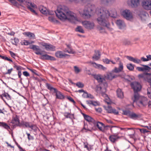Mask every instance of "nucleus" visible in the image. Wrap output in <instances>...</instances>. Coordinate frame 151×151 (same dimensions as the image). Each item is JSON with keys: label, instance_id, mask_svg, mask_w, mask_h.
<instances>
[{"label": "nucleus", "instance_id": "obj_1", "mask_svg": "<svg viewBox=\"0 0 151 151\" xmlns=\"http://www.w3.org/2000/svg\"><path fill=\"white\" fill-rule=\"evenodd\" d=\"M47 13L50 15H52L55 13L57 17L62 21L68 20L71 22L74 23L78 21L76 14L65 6H59L56 11L48 10Z\"/></svg>", "mask_w": 151, "mask_h": 151}, {"label": "nucleus", "instance_id": "obj_2", "mask_svg": "<svg viewBox=\"0 0 151 151\" xmlns=\"http://www.w3.org/2000/svg\"><path fill=\"white\" fill-rule=\"evenodd\" d=\"M110 11V12L104 7H99L96 9V12L98 16L97 20L100 25L105 26L108 28L110 24L108 21L107 18L109 16L113 18L117 17V14L115 9L111 8Z\"/></svg>", "mask_w": 151, "mask_h": 151}, {"label": "nucleus", "instance_id": "obj_3", "mask_svg": "<svg viewBox=\"0 0 151 151\" xmlns=\"http://www.w3.org/2000/svg\"><path fill=\"white\" fill-rule=\"evenodd\" d=\"M94 78L100 83L101 86L98 88L102 96L104 97H107V95L105 93L106 91V88L107 86V84L106 83H104L105 79L100 74L95 75L94 76Z\"/></svg>", "mask_w": 151, "mask_h": 151}, {"label": "nucleus", "instance_id": "obj_4", "mask_svg": "<svg viewBox=\"0 0 151 151\" xmlns=\"http://www.w3.org/2000/svg\"><path fill=\"white\" fill-rule=\"evenodd\" d=\"M86 4V7L88 9L84 10L83 12H80V14L84 19H88L91 17V14L95 12V6L94 4L90 3Z\"/></svg>", "mask_w": 151, "mask_h": 151}, {"label": "nucleus", "instance_id": "obj_5", "mask_svg": "<svg viewBox=\"0 0 151 151\" xmlns=\"http://www.w3.org/2000/svg\"><path fill=\"white\" fill-rule=\"evenodd\" d=\"M134 102H136L139 107L145 106L148 103L147 98L144 96H140L138 93H136L134 96Z\"/></svg>", "mask_w": 151, "mask_h": 151}, {"label": "nucleus", "instance_id": "obj_6", "mask_svg": "<svg viewBox=\"0 0 151 151\" xmlns=\"http://www.w3.org/2000/svg\"><path fill=\"white\" fill-rule=\"evenodd\" d=\"M46 87L50 91L56 93V98L58 99H63L65 98V96L60 91H58L57 89L53 88L50 84L46 83Z\"/></svg>", "mask_w": 151, "mask_h": 151}, {"label": "nucleus", "instance_id": "obj_7", "mask_svg": "<svg viewBox=\"0 0 151 151\" xmlns=\"http://www.w3.org/2000/svg\"><path fill=\"white\" fill-rule=\"evenodd\" d=\"M22 124L23 125V126L25 128H30L31 130L30 131H33L36 132L39 130V128L37 125L32 124L31 122H22Z\"/></svg>", "mask_w": 151, "mask_h": 151}, {"label": "nucleus", "instance_id": "obj_8", "mask_svg": "<svg viewBox=\"0 0 151 151\" xmlns=\"http://www.w3.org/2000/svg\"><path fill=\"white\" fill-rule=\"evenodd\" d=\"M24 122V121H22L21 123H20L19 119L18 116L16 115L15 116H13L11 123L14 124L13 125V127H15L16 126L19 127L23 126V125L22 124V122Z\"/></svg>", "mask_w": 151, "mask_h": 151}, {"label": "nucleus", "instance_id": "obj_9", "mask_svg": "<svg viewBox=\"0 0 151 151\" xmlns=\"http://www.w3.org/2000/svg\"><path fill=\"white\" fill-rule=\"evenodd\" d=\"M131 86L134 91V95L136 93H137V92L140 91L141 88V86L140 84L137 82L131 83Z\"/></svg>", "mask_w": 151, "mask_h": 151}, {"label": "nucleus", "instance_id": "obj_10", "mask_svg": "<svg viewBox=\"0 0 151 151\" xmlns=\"http://www.w3.org/2000/svg\"><path fill=\"white\" fill-rule=\"evenodd\" d=\"M122 15L124 18L128 20H131L133 18L132 13L129 10L126 9L123 11Z\"/></svg>", "mask_w": 151, "mask_h": 151}, {"label": "nucleus", "instance_id": "obj_11", "mask_svg": "<svg viewBox=\"0 0 151 151\" xmlns=\"http://www.w3.org/2000/svg\"><path fill=\"white\" fill-rule=\"evenodd\" d=\"M128 5L132 8H136L140 4V0H129L127 1Z\"/></svg>", "mask_w": 151, "mask_h": 151}, {"label": "nucleus", "instance_id": "obj_12", "mask_svg": "<svg viewBox=\"0 0 151 151\" xmlns=\"http://www.w3.org/2000/svg\"><path fill=\"white\" fill-rule=\"evenodd\" d=\"M142 7L146 10H151V0H145L142 3Z\"/></svg>", "mask_w": 151, "mask_h": 151}, {"label": "nucleus", "instance_id": "obj_13", "mask_svg": "<svg viewBox=\"0 0 151 151\" xmlns=\"http://www.w3.org/2000/svg\"><path fill=\"white\" fill-rule=\"evenodd\" d=\"M83 26L88 29H91L93 28L94 24L93 23L90 21H85L82 22Z\"/></svg>", "mask_w": 151, "mask_h": 151}, {"label": "nucleus", "instance_id": "obj_14", "mask_svg": "<svg viewBox=\"0 0 151 151\" xmlns=\"http://www.w3.org/2000/svg\"><path fill=\"white\" fill-rule=\"evenodd\" d=\"M29 48L35 51V53L36 55H42V51L39 46L35 45H30Z\"/></svg>", "mask_w": 151, "mask_h": 151}, {"label": "nucleus", "instance_id": "obj_15", "mask_svg": "<svg viewBox=\"0 0 151 151\" xmlns=\"http://www.w3.org/2000/svg\"><path fill=\"white\" fill-rule=\"evenodd\" d=\"M24 4L27 5L28 8L29 9L31 12L34 13L35 15H37V13L33 9L36 7V6L34 4L31 2H29L26 1L25 2Z\"/></svg>", "mask_w": 151, "mask_h": 151}, {"label": "nucleus", "instance_id": "obj_16", "mask_svg": "<svg viewBox=\"0 0 151 151\" xmlns=\"http://www.w3.org/2000/svg\"><path fill=\"white\" fill-rule=\"evenodd\" d=\"M83 115L84 119L88 122L90 124H93V125H95L96 124V121H95L91 117L84 114H83Z\"/></svg>", "mask_w": 151, "mask_h": 151}, {"label": "nucleus", "instance_id": "obj_17", "mask_svg": "<svg viewBox=\"0 0 151 151\" xmlns=\"http://www.w3.org/2000/svg\"><path fill=\"white\" fill-rule=\"evenodd\" d=\"M96 125L99 129L103 132L105 131V129L106 127H109L108 126H105L103 123L99 122H96V124L94 125L95 126Z\"/></svg>", "mask_w": 151, "mask_h": 151}, {"label": "nucleus", "instance_id": "obj_18", "mask_svg": "<svg viewBox=\"0 0 151 151\" xmlns=\"http://www.w3.org/2000/svg\"><path fill=\"white\" fill-rule=\"evenodd\" d=\"M119 67H115L112 70V72L114 73H119L122 71L123 69V64L119 61Z\"/></svg>", "mask_w": 151, "mask_h": 151}, {"label": "nucleus", "instance_id": "obj_19", "mask_svg": "<svg viewBox=\"0 0 151 151\" xmlns=\"http://www.w3.org/2000/svg\"><path fill=\"white\" fill-rule=\"evenodd\" d=\"M137 14L142 20H145L146 17L148 15L147 13L143 10H141L137 12Z\"/></svg>", "mask_w": 151, "mask_h": 151}, {"label": "nucleus", "instance_id": "obj_20", "mask_svg": "<svg viewBox=\"0 0 151 151\" xmlns=\"http://www.w3.org/2000/svg\"><path fill=\"white\" fill-rule=\"evenodd\" d=\"M105 109L109 113L113 114H114L117 115L119 113V112L115 109H113L111 106H108L105 107Z\"/></svg>", "mask_w": 151, "mask_h": 151}, {"label": "nucleus", "instance_id": "obj_21", "mask_svg": "<svg viewBox=\"0 0 151 151\" xmlns=\"http://www.w3.org/2000/svg\"><path fill=\"white\" fill-rule=\"evenodd\" d=\"M120 76L119 75H116L114 72H112V71L111 72L108 73L107 76L105 77V78L108 79L112 80L113 78H117L118 77Z\"/></svg>", "mask_w": 151, "mask_h": 151}, {"label": "nucleus", "instance_id": "obj_22", "mask_svg": "<svg viewBox=\"0 0 151 151\" xmlns=\"http://www.w3.org/2000/svg\"><path fill=\"white\" fill-rule=\"evenodd\" d=\"M41 45L45 47L47 50H53L55 48V47L51 45L48 44L46 43L42 42Z\"/></svg>", "mask_w": 151, "mask_h": 151}, {"label": "nucleus", "instance_id": "obj_23", "mask_svg": "<svg viewBox=\"0 0 151 151\" xmlns=\"http://www.w3.org/2000/svg\"><path fill=\"white\" fill-rule=\"evenodd\" d=\"M116 24L118 27L121 29H124L126 27L124 22L121 20H117L116 22Z\"/></svg>", "mask_w": 151, "mask_h": 151}, {"label": "nucleus", "instance_id": "obj_24", "mask_svg": "<svg viewBox=\"0 0 151 151\" xmlns=\"http://www.w3.org/2000/svg\"><path fill=\"white\" fill-rule=\"evenodd\" d=\"M119 135L115 134H113L111 135L109 137V139L110 141L112 143H114L117 140L120 138V137Z\"/></svg>", "mask_w": 151, "mask_h": 151}, {"label": "nucleus", "instance_id": "obj_25", "mask_svg": "<svg viewBox=\"0 0 151 151\" xmlns=\"http://www.w3.org/2000/svg\"><path fill=\"white\" fill-rule=\"evenodd\" d=\"M119 129V127L114 126L111 127L110 130L111 132L113 134L117 135V134H118V135H119L120 134H122L121 133L118 132Z\"/></svg>", "mask_w": 151, "mask_h": 151}, {"label": "nucleus", "instance_id": "obj_26", "mask_svg": "<svg viewBox=\"0 0 151 151\" xmlns=\"http://www.w3.org/2000/svg\"><path fill=\"white\" fill-rule=\"evenodd\" d=\"M55 55L57 57L61 58H63L69 55H68L66 54L63 52L62 51H58L56 52Z\"/></svg>", "mask_w": 151, "mask_h": 151}, {"label": "nucleus", "instance_id": "obj_27", "mask_svg": "<svg viewBox=\"0 0 151 151\" xmlns=\"http://www.w3.org/2000/svg\"><path fill=\"white\" fill-rule=\"evenodd\" d=\"M92 64L93 65V66L96 68L104 71H105L106 70V68L104 66L102 65L97 64L96 63L94 62L92 63Z\"/></svg>", "mask_w": 151, "mask_h": 151}, {"label": "nucleus", "instance_id": "obj_28", "mask_svg": "<svg viewBox=\"0 0 151 151\" xmlns=\"http://www.w3.org/2000/svg\"><path fill=\"white\" fill-rule=\"evenodd\" d=\"M126 57L129 60L133 62L134 63L139 64L141 63V60L138 58H134L132 57L128 56H127Z\"/></svg>", "mask_w": 151, "mask_h": 151}, {"label": "nucleus", "instance_id": "obj_29", "mask_svg": "<svg viewBox=\"0 0 151 151\" xmlns=\"http://www.w3.org/2000/svg\"><path fill=\"white\" fill-rule=\"evenodd\" d=\"M141 117V115L140 114H136L134 112H132L129 117L134 120H137L138 119Z\"/></svg>", "mask_w": 151, "mask_h": 151}, {"label": "nucleus", "instance_id": "obj_30", "mask_svg": "<svg viewBox=\"0 0 151 151\" xmlns=\"http://www.w3.org/2000/svg\"><path fill=\"white\" fill-rule=\"evenodd\" d=\"M100 56L101 54L100 52L98 50L95 51L94 55L92 57V58L93 60H97L100 58Z\"/></svg>", "mask_w": 151, "mask_h": 151}, {"label": "nucleus", "instance_id": "obj_31", "mask_svg": "<svg viewBox=\"0 0 151 151\" xmlns=\"http://www.w3.org/2000/svg\"><path fill=\"white\" fill-rule=\"evenodd\" d=\"M117 97L120 99H122L124 97V93L121 89L118 88L116 91Z\"/></svg>", "mask_w": 151, "mask_h": 151}, {"label": "nucleus", "instance_id": "obj_32", "mask_svg": "<svg viewBox=\"0 0 151 151\" xmlns=\"http://www.w3.org/2000/svg\"><path fill=\"white\" fill-rule=\"evenodd\" d=\"M0 127H3L8 131L10 129V126L4 122H0Z\"/></svg>", "mask_w": 151, "mask_h": 151}, {"label": "nucleus", "instance_id": "obj_33", "mask_svg": "<svg viewBox=\"0 0 151 151\" xmlns=\"http://www.w3.org/2000/svg\"><path fill=\"white\" fill-rule=\"evenodd\" d=\"M39 9L40 11L42 13L44 14H47L48 10L47 8L43 6H40L39 8Z\"/></svg>", "mask_w": 151, "mask_h": 151}, {"label": "nucleus", "instance_id": "obj_34", "mask_svg": "<svg viewBox=\"0 0 151 151\" xmlns=\"http://www.w3.org/2000/svg\"><path fill=\"white\" fill-rule=\"evenodd\" d=\"M63 114L65 117L66 118H70L72 119L74 118L73 114H71L67 112H65L63 113Z\"/></svg>", "mask_w": 151, "mask_h": 151}, {"label": "nucleus", "instance_id": "obj_35", "mask_svg": "<svg viewBox=\"0 0 151 151\" xmlns=\"http://www.w3.org/2000/svg\"><path fill=\"white\" fill-rule=\"evenodd\" d=\"M67 47L68 49L67 50V49H65V52L72 54H73L75 53V52L71 48L70 45H67Z\"/></svg>", "mask_w": 151, "mask_h": 151}, {"label": "nucleus", "instance_id": "obj_36", "mask_svg": "<svg viewBox=\"0 0 151 151\" xmlns=\"http://www.w3.org/2000/svg\"><path fill=\"white\" fill-rule=\"evenodd\" d=\"M138 76L139 78H142L147 81V78L150 77V76H147L146 73L139 74L138 75Z\"/></svg>", "mask_w": 151, "mask_h": 151}, {"label": "nucleus", "instance_id": "obj_37", "mask_svg": "<svg viewBox=\"0 0 151 151\" xmlns=\"http://www.w3.org/2000/svg\"><path fill=\"white\" fill-rule=\"evenodd\" d=\"M25 34L30 39H34L35 37V35L30 32H27L25 33Z\"/></svg>", "mask_w": 151, "mask_h": 151}, {"label": "nucleus", "instance_id": "obj_38", "mask_svg": "<svg viewBox=\"0 0 151 151\" xmlns=\"http://www.w3.org/2000/svg\"><path fill=\"white\" fill-rule=\"evenodd\" d=\"M142 66L143 72H148L151 69V68L148 66L146 65H141Z\"/></svg>", "mask_w": 151, "mask_h": 151}, {"label": "nucleus", "instance_id": "obj_39", "mask_svg": "<svg viewBox=\"0 0 151 151\" xmlns=\"http://www.w3.org/2000/svg\"><path fill=\"white\" fill-rule=\"evenodd\" d=\"M102 26V25H101ZM103 26V25H102ZM103 27H106L107 28V27L106 26H103ZM109 28V27H108V28ZM98 29L99 30V31L101 33H105L106 31L105 30V29L104 28V27H102L101 26H99L98 27Z\"/></svg>", "mask_w": 151, "mask_h": 151}, {"label": "nucleus", "instance_id": "obj_40", "mask_svg": "<svg viewBox=\"0 0 151 151\" xmlns=\"http://www.w3.org/2000/svg\"><path fill=\"white\" fill-rule=\"evenodd\" d=\"M132 112L129 110H123L122 111V114L128 116L129 117L131 114Z\"/></svg>", "mask_w": 151, "mask_h": 151}, {"label": "nucleus", "instance_id": "obj_41", "mask_svg": "<svg viewBox=\"0 0 151 151\" xmlns=\"http://www.w3.org/2000/svg\"><path fill=\"white\" fill-rule=\"evenodd\" d=\"M76 31L81 33H84V32L82 27L80 26H78L76 29Z\"/></svg>", "mask_w": 151, "mask_h": 151}, {"label": "nucleus", "instance_id": "obj_42", "mask_svg": "<svg viewBox=\"0 0 151 151\" xmlns=\"http://www.w3.org/2000/svg\"><path fill=\"white\" fill-rule=\"evenodd\" d=\"M112 0H100V2L102 4H108L111 2Z\"/></svg>", "mask_w": 151, "mask_h": 151}, {"label": "nucleus", "instance_id": "obj_43", "mask_svg": "<svg viewBox=\"0 0 151 151\" xmlns=\"http://www.w3.org/2000/svg\"><path fill=\"white\" fill-rule=\"evenodd\" d=\"M127 68L131 71L133 70L134 69V65L132 64H128L127 65Z\"/></svg>", "mask_w": 151, "mask_h": 151}, {"label": "nucleus", "instance_id": "obj_44", "mask_svg": "<svg viewBox=\"0 0 151 151\" xmlns=\"http://www.w3.org/2000/svg\"><path fill=\"white\" fill-rule=\"evenodd\" d=\"M128 136L130 138L133 139L134 140H135L136 139V134L134 131H133V133L132 134H129L128 135Z\"/></svg>", "mask_w": 151, "mask_h": 151}, {"label": "nucleus", "instance_id": "obj_45", "mask_svg": "<svg viewBox=\"0 0 151 151\" xmlns=\"http://www.w3.org/2000/svg\"><path fill=\"white\" fill-rule=\"evenodd\" d=\"M2 96H3L5 97L8 100L11 99V96L8 93H4L2 94Z\"/></svg>", "mask_w": 151, "mask_h": 151}, {"label": "nucleus", "instance_id": "obj_46", "mask_svg": "<svg viewBox=\"0 0 151 151\" xmlns=\"http://www.w3.org/2000/svg\"><path fill=\"white\" fill-rule=\"evenodd\" d=\"M48 20L52 22H57V21L52 16H50L48 17Z\"/></svg>", "mask_w": 151, "mask_h": 151}, {"label": "nucleus", "instance_id": "obj_47", "mask_svg": "<svg viewBox=\"0 0 151 151\" xmlns=\"http://www.w3.org/2000/svg\"><path fill=\"white\" fill-rule=\"evenodd\" d=\"M12 40L13 41H12V43L13 44L17 45V44L19 41V40L18 38H14V39Z\"/></svg>", "mask_w": 151, "mask_h": 151}, {"label": "nucleus", "instance_id": "obj_48", "mask_svg": "<svg viewBox=\"0 0 151 151\" xmlns=\"http://www.w3.org/2000/svg\"><path fill=\"white\" fill-rule=\"evenodd\" d=\"M9 1L14 6H17L18 5V2L16 0H9Z\"/></svg>", "mask_w": 151, "mask_h": 151}, {"label": "nucleus", "instance_id": "obj_49", "mask_svg": "<svg viewBox=\"0 0 151 151\" xmlns=\"http://www.w3.org/2000/svg\"><path fill=\"white\" fill-rule=\"evenodd\" d=\"M0 57H1L2 59H4L5 60H6L9 61H11L12 62H13L12 60L11 59L9 58H8L6 56H2L0 55Z\"/></svg>", "mask_w": 151, "mask_h": 151}, {"label": "nucleus", "instance_id": "obj_50", "mask_svg": "<svg viewBox=\"0 0 151 151\" xmlns=\"http://www.w3.org/2000/svg\"><path fill=\"white\" fill-rule=\"evenodd\" d=\"M26 134L27 135V138L28 140L29 141L30 140H33L34 139V137L33 136L31 135L29 133H28L27 132H26Z\"/></svg>", "mask_w": 151, "mask_h": 151}, {"label": "nucleus", "instance_id": "obj_51", "mask_svg": "<svg viewBox=\"0 0 151 151\" xmlns=\"http://www.w3.org/2000/svg\"><path fill=\"white\" fill-rule=\"evenodd\" d=\"M14 67L16 69V70L18 71H21L22 69V67L20 66H18L16 64H14Z\"/></svg>", "mask_w": 151, "mask_h": 151}, {"label": "nucleus", "instance_id": "obj_52", "mask_svg": "<svg viewBox=\"0 0 151 151\" xmlns=\"http://www.w3.org/2000/svg\"><path fill=\"white\" fill-rule=\"evenodd\" d=\"M76 86L79 88H82L84 86L83 84L81 83L78 82L76 83Z\"/></svg>", "mask_w": 151, "mask_h": 151}, {"label": "nucleus", "instance_id": "obj_53", "mask_svg": "<svg viewBox=\"0 0 151 151\" xmlns=\"http://www.w3.org/2000/svg\"><path fill=\"white\" fill-rule=\"evenodd\" d=\"M42 59H46V60H49V55H47V54H45V55H42Z\"/></svg>", "mask_w": 151, "mask_h": 151}, {"label": "nucleus", "instance_id": "obj_54", "mask_svg": "<svg viewBox=\"0 0 151 151\" xmlns=\"http://www.w3.org/2000/svg\"><path fill=\"white\" fill-rule=\"evenodd\" d=\"M22 45H29V42L26 40H24L23 42L21 43Z\"/></svg>", "mask_w": 151, "mask_h": 151}, {"label": "nucleus", "instance_id": "obj_55", "mask_svg": "<svg viewBox=\"0 0 151 151\" xmlns=\"http://www.w3.org/2000/svg\"><path fill=\"white\" fill-rule=\"evenodd\" d=\"M89 0H80V2L81 4H87L88 3H90L88 2Z\"/></svg>", "mask_w": 151, "mask_h": 151}, {"label": "nucleus", "instance_id": "obj_56", "mask_svg": "<svg viewBox=\"0 0 151 151\" xmlns=\"http://www.w3.org/2000/svg\"><path fill=\"white\" fill-rule=\"evenodd\" d=\"M110 60L107 58H105L103 59V61L106 64H109L110 63Z\"/></svg>", "mask_w": 151, "mask_h": 151}, {"label": "nucleus", "instance_id": "obj_57", "mask_svg": "<svg viewBox=\"0 0 151 151\" xmlns=\"http://www.w3.org/2000/svg\"><path fill=\"white\" fill-rule=\"evenodd\" d=\"M74 69L75 72L76 73H78L80 71V70L76 66H74Z\"/></svg>", "mask_w": 151, "mask_h": 151}, {"label": "nucleus", "instance_id": "obj_58", "mask_svg": "<svg viewBox=\"0 0 151 151\" xmlns=\"http://www.w3.org/2000/svg\"><path fill=\"white\" fill-rule=\"evenodd\" d=\"M131 44L130 41L128 40H125L124 42V44L126 45H129Z\"/></svg>", "mask_w": 151, "mask_h": 151}, {"label": "nucleus", "instance_id": "obj_59", "mask_svg": "<svg viewBox=\"0 0 151 151\" xmlns=\"http://www.w3.org/2000/svg\"><path fill=\"white\" fill-rule=\"evenodd\" d=\"M13 69L12 68H11L10 69H9L7 70V71L5 73V74L6 75L7 74H10L12 72V71Z\"/></svg>", "mask_w": 151, "mask_h": 151}, {"label": "nucleus", "instance_id": "obj_60", "mask_svg": "<svg viewBox=\"0 0 151 151\" xmlns=\"http://www.w3.org/2000/svg\"><path fill=\"white\" fill-rule=\"evenodd\" d=\"M83 144L84 145V147L85 148H87V150H90V149L88 146V144L87 142H84Z\"/></svg>", "mask_w": 151, "mask_h": 151}, {"label": "nucleus", "instance_id": "obj_61", "mask_svg": "<svg viewBox=\"0 0 151 151\" xmlns=\"http://www.w3.org/2000/svg\"><path fill=\"white\" fill-rule=\"evenodd\" d=\"M23 75L26 77L29 76V73L27 71H25L23 72Z\"/></svg>", "mask_w": 151, "mask_h": 151}, {"label": "nucleus", "instance_id": "obj_62", "mask_svg": "<svg viewBox=\"0 0 151 151\" xmlns=\"http://www.w3.org/2000/svg\"><path fill=\"white\" fill-rule=\"evenodd\" d=\"M18 75L19 78L20 79V80L21 81L22 79V78H21V75H22V73L21 71H18Z\"/></svg>", "mask_w": 151, "mask_h": 151}, {"label": "nucleus", "instance_id": "obj_63", "mask_svg": "<svg viewBox=\"0 0 151 151\" xmlns=\"http://www.w3.org/2000/svg\"><path fill=\"white\" fill-rule=\"evenodd\" d=\"M88 93L87 92H84L83 94L82 95V96L85 98H88Z\"/></svg>", "mask_w": 151, "mask_h": 151}, {"label": "nucleus", "instance_id": "obj_64", "mask_svg": "<svg viewBox=\"0 0 151 151\" xmlns=\"http://www.w3.org/2000/svg\"><path fill=\"white\" fill-rule=\"evenodd\" d=\"M140 131L141 132L143 133H147L148 132L147 130L145 129H140Z\"/></svg>", "mask_w": 151, "mask_h": 151}]
</instances>
